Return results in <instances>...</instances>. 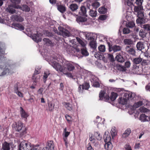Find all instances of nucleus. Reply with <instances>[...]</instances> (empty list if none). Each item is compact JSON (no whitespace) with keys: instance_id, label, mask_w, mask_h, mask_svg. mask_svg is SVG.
<instances>
[{"instance_id":"nucleus-1","label":"nucleus","mask_w":150,"mask_h":150,"mask_svg":"<svg viewBox=\"0 0 150 150\" xmlns=\"http://www.w3.org/2000/svg\"><path fill=\"white\" fill-rule=\"evenodd\" d=\"M49 63L57 71H60V69L62 70L66 69V71H71L74 70L75 68L73 64L65 60L63 61L62 62L63 67L55 61H50Z\"/></svg>"},{"instance_id":"nucleus-2","label":"nucleus","mask_w":150,"mask_h":150,"mask_svg":"<svg viewBox=\"0 0 150 150\" xmlns=\"http://www.w3.org/2000/svg\"><path fill=\"white\" fill-rule=\"evenodd\" d=\"M135 93L132 92H129L125 93L123 97L120 98L119 102L122 105L125 104L129 100H133L135 97Z\"/></svg>"},{"instance_id":"nucleus-3","label":"nucleus","mask_w":150,"mask_h":150,"mask_svg":"<svg viewBox=\"0 0 150 150\" xmlns=\"http://www.w3.org/2000/svg\"><path fill=\"white\" fill-rule=\"evenodd\" d=\"M0 68L4 69L3 71L2 72L0 76H3L9 74H11L13 73V70L12 69L11 67L9 66L5 65L3 62H1L0 64Z\"/></svg>"},{"instance_id":"nucleus-4","label":"nucleus","mask_w":150,"mask_h":150,"mask_svg":"<svg viewBox=\"0 0 150 150\" xmlns=\"http://www.w3.org/2000/svg\"><path fill=\"white\" fill-rule=\"evenodd\" d=\"M30 149V143L27 141H23L19 144L18 150H29Z\"/></svg>"},{"instance_id":"nucleus-5","label":"nucleus","mask_w":150,"mask_h":150,"mask_svg":"<svg viewBox=\"0 0 150 150\" xmlns=\"http://www.w3.org/2000/svg\"><path fill=\"white\" fill-rule=\"evenodd\" d=\"M58 29L59 32H58L57 30H56L55 31V33H57L58 35H62L64 37L69 36L70 34L69 32L63 27L59 26L58 27Z\"/></svg>"},{"instance_id":"nucleus-6","label":"nucleus","mask_w":150,"mask_h":150,"mask_svg":"<svg viewBox=\"0 0 150 150\" xmlns=\"http://www.w3.org/2000/svg\"><path fill=\"white\" fill-rule=\"evenodd\" d=\"M12 128L13 130L18 132H19L22 129L24 130L22 131L24 132L26 130L25 128L23 127V123L21 122H15L12 125Z\"/></svg>"},{"instance_id":"nucleus-7","label":"nucleus","mask_w":150,"mask_h":150,"mask_svg":"<svg viewBox=\"0 0 150 150\" xmlns=\"http://www.w3.org/2000/svg\"><path fill=\"white\" fill-rule=\"evenodd\" d=\"M90 6L82 5L80 7L79 14L81 16H87V13L89 8Z\"/></svg>"},{"instance_id":"nucleus-8","label":"nucleus","mask_w":150,"mask_h":150,"mask_svg":"<svg viewBox=\"0 0 150 150\" xmlns=\"http://www.w3.org/2000/svg\"><path fill=\"white\" fill-rule=\"evenodd\" d=\"M125 51L129 54L134 55L136 53L135 50L131 46H126L125 48Z\"/></svg>"},{"instance_id":"nucleus-9","label":"nucleus","mask_w":150,"mask_h":150,"mask_svg":"<svg viewBox=\"0 0 150 150\" xmlns=\"http://www.w3.org/2000/svg\"><path fill=\"white\" fill-rule=\"evenodd\" d=\"M13 7L15 8L20 9L23 11H24L25 12H29L30 11V8L26 5H23L22 7L19 5H14Z\"/></svg>"},{"instance_id":"nucleus-10","label":"nucleus","mask_w":150,"mask_h":150,"mask_svg":"<svg viewBox=\"0 0 150 150\" xmlns=\"http://www.w3.org/2000/svg\"><path fill=\"white\" fill-rule=\"evenodd\" d=\"M14 5H8V6L6 8V11L10 14H13L16 12V10L14 8H15L14 7Z\"/></svg>"},{"instance_id":"nucleus-11","label":"nucleus","mask_w":150,"mask_h":150,"mask_svg":"<svg viewBox=\"0 0 150 150\" xmlns=\"http://www.w3.org/2000/svg\"><path fill=\"white\" fill-rule=\"evenodd\" d=\"M56 6L58 10L61 13H64L66 11V7L64 5L57 4Z\"/></svg>"},{"instance_id":"nucleus-12","label":"nucleus","mask_w":150,"mask_h":150,"mask_svg":"<svg viewBox=\"0 0 150 150\" xmlns=\"http://www.w3.org/2000/svg\"><path fill=\"white\" fill-rule=\"evenodd\" d=\"M133 73L134 74H140L142 73V69L137 65L134 66L132 69Z\"/></svg>"},{"instance_id":"nucleus-13","label":"nucleus","mask_w":150,"mask_h":150,"mask_svg":"<svg viewBox=\"0 0 150 150\" xmlns=\"http://www.w3.org/2000/svg\"><path fill=\"white\" fill-rule=\"evenodd\" d=\"M12 26H13L15 29L17 30H21L24 29V27L21 24L14 23L12 24Z\"/></svg>"},{"instance_id":"nucleus-14","label":"nucleus","mask_w":150,"mask_h":150,"mask_svg":"<svg viewBox=\"0 0 150 150\" xmlns=\"http://www.w3.org/2000/svg\"><path fill=\"white\" fill-rule=\"evenodd\" d=\"M105 92L104 91H101L99 94V98L100 100H102L103 99L105 101H108L109 99V97L108 96H107L104 97Z\"/></svg>"},{"instance_id":"nucleus-15","label":"nucleus","mask_w":150,"mask_h":150,"mask_svg":"<svg viewBox=\"0 0 150 150\" xmlns=\"http://www.w3.org/2000/svg\"><path fill=\"white\" fill-rule=\"evenodd\" d=\"M11 18L13 20L17 22H22L24 21V19L22 17L17 15L12 16Z\"/></svg>"},{"instance_id":"nucleus-16","label":"nucleus","mask_w":150,"mask_h":150,"mask_svg":"<svg viewBox=\"0 0 150 150\" xmlns=\"http://www.w3.org/2000/svg\"><path fill=\"white\" fill-rule=\"evenodd\" d=\"M88 13L89 15L92 17H96L97 14V12L96 9H95L93 10L92 9H90V7L88 11Z\"/></svg>"},{"instance_id":"nucleus-17","label":"nucleus","mask_w":150,"mask_h":150,"mask_svg":"<svg viewBox=\"0 0 150 150\" xmlns=\"http://www.w3.org/2000/svg\"><path fill=\"white\" fill-rule=\"evenodd\" d=\"M46 147L49 149L50 150H54V146L53 142L52 141H48Z\"/></svg>"},{"instance_id":"nucleus-18","label":"nucleus","mask_w":150,"mask_h":150,"mask_svg":"<svg viewBox=\"0 0 150 150\" xmlns=\"http://www.w3.org/2000/svg\"><path fill=\"white\" fill-rule=\"evenodd\" d=\"M43 41L47 45L53 46L54 45V43L52 42L48 38H44L43 39Z\"/></svg>"},{"instance_id":"nucleus-19","label":"nucleus","mask_w":150,"mask_h":150,"mask_svg":"<svg viewBox=\"0 0 150 150\" xmlns=\"http://www.w3.org/2000/svg\"><path fill=\"white\" fill-rule=\"evenodd\" d=\"M146 22V18L145 17L138 18L136 20L137 23L139 25L144 24Z\"/></svg>"},{"instance_id":"nucleus-20","label":"nucleus","mask_w":150,"mask_h":150,"mask_svg":"<svg viewBox=\"0 0 150 150\" xmlns=\"http://www.w3.org/2000/svg\"><path fill=\"white\" fill-rule=\"evenodd\" d=\"M142 58L140 57H137L133 59L132 62L133 64L137 65L141 64Z\"/></svg>"},{"instance_id":"nucleus-21","label":"nucleus","mask_w":150,"mask_h":150,"mask_svg":"<svg viewBox=\"0 0 150 150\" xmlns=\"http://www.w3.org/2000/svg\"><path fill=\"white\" fill-rule=\"evenodd\" d=\"M32 39L35 42H38L42 40V39L39 37V34L37 33V34H35L32 36Z\"/></svg>"},{"instance_id":"nucleus-22","label":"nucleus","mask_w":150,"mask_h":150,"mask_svg":"<svg viewBox=\"0 0 150 150\" xmlns=\"http://www.w3.org/2000/svg\"><path fill=\"white\" fill-rule=\"evenodd\" d=\"M69 8L71 11H74L78 9L79 6L76 4H72L69 5Z\"/></svg>"},{"instance_id":"nucleus-23","label":"nucleus","mask_w":150,"mask_h":150,"mask_svg":"<svg viewBox=\"0 0 150 150\" xmlns=\"http://www.w3.org/2000/svg\"><path fill=\"white\" fill-rule=\"evenodd\" d=\"M115 59L117 61L120 62H123L125 61V59L123 58V57L119 54L116 56Z\"/></svg>"},{"instance_id":"nucleus-24","label":"nucleus","mask_w":150,"mask_h":150,"mask_svg":"<svg viewBox=\"0 0 150 150\" xmlns=\"http://www.w3.org/2000/svg\"><path fill=\"white\" fill-rule=\"evenodd\" d=\"M108 132H105L104 136V139L105 142H110L111 140V137L109 135L107 134Z\"/></svg>"},{"instance_id":"nucleus-25","label":"nucleus","mask_w":150,"mask_h":150,"mask_svg":"<svg viewBox=\"0 0 150 150\" xmlns=\"http://www.w3.org/2000/svg\"><path fill=\"white\" fill-rule=\"evenodd\" d=\"M20 114L21 117L25 118L27 117L28 116V114L24 111L22 107H20Z\"/></svg>"},{"instance_id":"nucleus-26","label":"nucleus","mask_w":150,"mask_h":150,"mask_svg":"<svg viewBox=\"0 0 150 150\" xmlns=\"http://www.w3.org/2000/svg\"><path fill=\"white\" fill-rule=\"evenodd\" d=\"M136 47L138 50L141 51L144 48V44L142 42H139L137 43Z\"/></svg>"},{"instance_id":"nucleus-27","label":"nucleus","mask_w":150,"mask_h":150,"mask_svg":"<svg viewBox=\"0 0 150 150\" xmlns=\"http://www.w3.org/2000/svg\"><path fill=\"white\" fill-rule=\"evenodd\" d=\"M122 48V47L119 45H114L112 47V50L114 52H116L120 51Z\"/></svg>"},{"instance_id":"nucleus-28","label":"nucleus","mask_w":150,"mask_h":150,"mask_svg":"<svg viewBox=\"0 0 150 150\" xmlns=\"http://www.w3.org/2000/svg\"><path fill=\"white\" fill-rule=\"evenodd\" d=\"M148 117L146 116L144 114H142L140 116L139 120L142 122H146L149 121L147 118Z\"/></svg>"},{"instance_id":"nucleus-29","label":"nucleus","mask_w":150,"mask_h":150,"mask_svg":"<svg viewBox=\"0 0 150 150\" xmlns=\"http://www.w3.org/2000/svg\"><path fill=\"white\" fill-rule=\"evenodd\" d=\"M142 28L144 29L145 31L147 32H150V24H147L142 25Z\"/></svg>"},{"instance_id":"nucleus-30","label":"nucleus","mask_w":150,"mask_h":150,"mask_svg":"<svg viewBox=\"0 0 150 150\" xmlns=\"http://www.w3.org/2000/svg\"><path fill=\"white\" fill-rule=\"evenodd\" d=\"M60 69V72H62L64 74L66 75L68 77L73 78V76H72L71 74L67 72V71H66V69L64 70H62L61 69Z\"/></svg>"},{"instance_id":"nucleus-31","label":"nucleus","mask_w":150,"mask_h":150,"mask_svg":"<svg viewBox=\"0 0 150 150\" xmlns=\"http://www.w3.org/2000/svg\"><path fill=\"white\" fill-rule=\"evenodd\" d=\"M143 104V101H140L137 102V103H135L133 105V107L134 109H136L137 108L142 105Z\"/></svg>"},{"instance_id":"nucleus-32","label":"nucleus","mask_w":150,"mask_h":150,"mask_svg":"<svg viewBox=\"0 0 150 150\" xmlns=\"http://www.w3.org/2000/svg\"><path fill=\"white\" fill-rule=\"evenodd\" d=\"M2 148L3 150H9L10 148L9 144L6 142H4L3 144Z\"/></svg>"},{"instance_id":"nucleus-33","label":"nucleus","mask_w":150,"mask_h":150,"mask_svg":"<svg viewBox=\"0 0 150 150\" xmlns=\"http://www.w3.org/2000/svg\"><path fill=\"white\" fill-rule=\"evenodd\" d=\"M123 42L125 45H130L133 43V41L130 39H126L124 40Z\"/></svg>"},{"instance_id":"nucleus-34","label":"nucleus","mask_w":150,"mask_h":150,"mask_svg":"<svg viewBox=\"0 0 150 150\" xmlns=\"http://www.w3.org/2000/svg\"><path fill=\"white\" fill-rule=\"evenodd\" d=\"M47 104L49 110L51 112L53 111L54 108V104L52 102H48Z\"/></svg>"},{"instance_id":"nucleus-35","label":"nucleus","mask_w":150,"mask_h":150,"mask_svg":"<svg viewBox=\"0 0 150 150\" xmlns=\"http://www.w3.org/2000/svg\"><path fill=\"white\" fill-rule=\"evenodd\" d=\"M105 147L106 150H110L112 148V145L111 142H105Z\"/></svg>"},{"instance_id":"nucleus-36","label":"nucleus","mask_w":150,"mask_h":150,"mask_svg":"<svg viewBox=\"0 0 150 150\" xmlns=\"http://www.w3.org/2000/svg\"><path fill=\"white\" fill-rule=\"evenodd\" d=\"M146 32V31H145L143 29L140 30L139 33V36L143 38L146 37L147 34V33Z\"/></svg>"},{"instance_id":"nucleus-37","label":"nucleus","mask_w":150,"mask_h":150,"mask_svg":"<svg viewBox=\"0 0 150 150\" xmlns=\"http://www.w3.org/2000/svg\"><path fill=\"white\" fill-rule=\"evenodd\" d=\"M89 45L91 48L93 49H95L97 47V44L94 40L90 41L89 44Z\"/></svg>"},{"instance_id":"nucleus-38","label":"nucleus","mask_w":150,"mask_h":150,"mask_svg":"<svg viewBox=\"0 0 150 150\" xmlns=\"http://www.w3.org/2000/svg\"><path fill=\"white\" fill-rule=\"evenodd\" d=\"M131 130L130 129L128 128L126 130L124 133L123 134L122 137L124 138H126L131 133Z\"/></svg>"},{"instance_id":"nucleus-39","label":"nucleus","mask_w":150,"mask_h":150,"mask_svg":"<svg viewBox=\"0 0 150 150\" xmlns=\"http://www.w3.org/2000/svg\"><path fill=\"white\" fill-rule=\"evenodd\" d=\"M98 50L100 53L104 52L105 51V46L104 45H100L98 47Z\"/></svg>"},{"instance_id":"nucleus-40","label":"nucleus","mask_w":150,"mask_h":150,"mask_svg":"<svg viewBox=\"0 0 150 150\" xmlns=\"http://www.w3.org/2000/svg\"><path fill=\"white\" fill-rule=\"evenodd\" d=\"M117 96V93L114 92H112L111 93L110 98L112 101L115 100Z\"/></svg>"},{"instance_id":"nucleus-41","label":"nucleus","mask_w":150,"mask_h":150,"mask_svg":"<svg viewBox=\"0 0 150 150\" xmlns=\"http://www.w3.org/2000/svg\"><path fill=\"white\" fill-rule=\"evenodd\" d=\"M50 73L49 71H45L44 72V75L43 77L44 82L45 83L46 81V79L48 76L50 75Z\"/></svg>"},{"instance_id":"nucleus-42","label":"nucleus","mask_w":150,"mask_h":150,"mask_svg":"<svg viewBox=\"0 0 150 150\" xmlns=\"http://www.w3.org/2000/svg\"><path fill=\"white\" fill-rule=\"evenodd\" d=\"M86 39L90 41L94 40V38L92 36L91 33H88L86 35Z\"/></svg>"},{"instance_id":"nucleus-43","label":"nucleus","mask_w":150,"mask_h":150,"mask_svg":"<svg viewBox=\"0 0 150 150\" xmlns=\"http://www.w3.org/2000/svg\"><path fill=\"white\" fill-rule=\"evenodd\" d=\"M150 64V61L148 60L143 59L141 65L143 66H148Z\"/></svg>"},{"instance_id":"nucleus-44","label":"nucleus","mask_w":150,"mask_h":150,"mask_svg":"<svg viewBox=\"0 0 150 150\" xmlns=\"http://www.w3.org/2000/svg\"><path fill=\"white\" fill-rule=\"evenodd\" d=\"M98 11L100 13L104 14L106 12L107 9L104 7H101L98 9Z\"/></svg>"},{"instance_id":"nucleus-45","label":"nucleus","mask_w":150,"mask_h":150,"mask_svg":"<svg viewBox=\"0 0 150 150\" xmlns=\"http://www.w3.org/2000/svg\"><path fill=\"white\" fill-rule=\"evenodd\" d=\"M135 25V23L133 21H130L128 23H127L126 26L127 27L130 28H132L134 27Z\"/></svg>"},{"instance_id":"nucleus-46","label":"nucleus","mask_w":150,"mask_h":150,"mask_svg":"<svg viewBox=\"0 0 150 150\" xmlns=\"http://www.w3.org/2000/svg\"><path fill=\"white\" fill-rule=\"evenodd\" d=\"M111 134L112 138H113L117 134V132L115 130V127H112L111 130Z\"/></svg>"},{"instance_id":"nucleus-47","label":"nucleus","mask_w":150,"mask_h":150,"mask_svg":"<svg viewBox=\"0 0 150 150\" xmlns=\"http://www.w3.org/2000/svg\"><path fill=\"white\" fill-rule=\"evenodd\" d=\"M94 136L98 140H100L101 139V136L100 135V133L98 132H95L94 133Z\"/></svg>"},{"instance_id":"nucleus-48","label":"nucleus","mask_w":150,"mask_h":150,"mask_svg":"<svg viewBox=\"0 0 150 150\" xmlns=\"http://www.w3.org/2000/svg\"><path fill=\"white\" fill-rule=\"evenodd\" d=\"M76 39L79 43L83 47H84L86 45V44L80 38H76Z\"/></svg>"},{"instance_id":"nucleus-49","label":"nucleus","mask_w":150,"mask_h":150,"mask_svg":"<svg viewBox=\"0 0 150 150\" xmlns=\"http://www.w3.org/2000/svg\"><path fill=\"white\" fill-rule=\"evenodd\" d=\"M94 56L95 58L98 59H100L102 57V56L100 54V53L99 52H96L94 54Z\"/></svg>"},{"instance_id":"nucleus-50","label":"nucleus","mask_w":150,"mask_h":150,"mask_svg":"<svg viewBox=\"0 0 150 150\" xmlns=\"http://www.w3.org/2000/svg\"><path fill=\"white\" fill-rule=\"evenodd\" d=\"M36 75H33L32 76V79L36 83L40 79V76L39 75H37L36 76Z\"/></svg>"},{"instance_id":"nucleus-51","label":"nucleus","mask_w":150,"mask_h":150,"mask_svg":"<svg viewBox=\"0 0 150 150\" xmlns=\"http://www.w3.org/2000/svg\"><path fill=\"white\" fill-rule=\"evenodd\" d=\"M81 53L82 54L85 56H87L89 54L87 50L85 48H83L81 50Z\"/></svg>"},{"instance_id":"nucleus-52","label":"nucleus","mask_w":150,"mask_h":150,"mask_svg":"<svg viewBox=\"0 0 150 150\" xmlns=\"http://www.w3.org/2000/svg\"><path fill=\"white\" fill-rule=\"evenodd\" d=\"M142 8L140 6H135L134 7V11L137 13V14L142 11Z\"/></svg>"},{"instance_id":"nucleus-53","label":"nucleus","mask_w":150,"mask_h":150,"mask_svg":"<svg viewBox=\"0 0 150 150\" xmlns=\"http://www.w3.org/2000/svg\"><path fill=\"white\" fill-rule=\"evenodd\" d=\"M123 33L124 34H127L129 33L130 32V30L127 28H125L123 29Z\"/></svg>"},{"instance_id":"nucleus-54","label":"nucleus","mask_w":150,"mask_h":150,"mask_svg":"<svg viewBox=\"0 0 150 150\" xmlns=\"http://www.w3.org/2000/svg\"><path fill=\"white\" fill-rule=\"evenodd\" d=\"M87 18H86L83 17L82 16H80L78 18V21L79 22H85L87 21Z\"/></svg>"},{"instance_id":"nucleus-55","label":"nucleus","mask_w":150,"mask_h":150,"mask_svg":"<svg viewBox=\"0 0 150 150\" xmlns=\"http://www.w3.org/2000/svg\"><path fill=\"white\" fill-rule=\"evenodd\" d=\"M64 106L68 110H71L72 109L71 105L68 103H65Z\"/></svg>"},{"instance_id":"nucleus-56","label":"nucleus","mask_w":150,"mask_h":150,"mask_svg":"<svg viewBox=\"0 0 150 150\" xmlns=\"http://www.w3.org/2000/svg\"><path fill=\"white\" fill-rule=\"evenodd\" d=\"M89 87V84L88 83H85L82 86V89L87 90L88 89Z\"/></svg>"},{"instance_id":"nucleus-57","label":"nucleus","mask_w":150,"mask_h":150,"mask_svg":"<svg viewBox=\"0 0 150 150\" xmlns=\"http://www.w3.org/2000/svg\"><path fill=\"white\" fill-rule=\"evenodd\" d=\"M107 57L111 62H112L114 61V58L112 54H108Z\"/></svg>"},{"instance_id":"nucleus-58","label":"nucleus","mask_w":150,"mask_h":150,"mask_svg":"<svg viewBox=\"0 0 150 150\" xmlns=\"http://www.w3.org/2000/svg\"><path fill=\"white\" fill-rule=\"evenodd\" d=\"M71 52L72 53H73L75 54H76L77 52H79L80 50L79 49L75 48H74L72 47L71 48Z\"/></svg>"},{"instance_id":"nucleus-59","label":"nucleus","mask_w":150,"mask_h":150,"mask_svg":"<svg viewBox=\"0 0 150 150\" xmlns=\"http://www.w3.org/2000/svg\"><path fill=\"white\" fill-rule=\"evenodd\" d=\"M12 3L13 4V5H16V4H19L21 2L20 0H10Z\"/></svg>"},{"instance_id":"nucleus-60","label":"nucleus","mask_w":150,"mask_h":150,"mask_svg":"<svg viewBox=\"0 0 150 150\" xmlns=\"http://www.w3.org/2000/svg\"><path fill=\"white\" fill-rule=\"evenodd\" d=\"M118 68L120 70L123 71H125L126 70V69L125 68V67L122 65H119V66L118 67Z\"/></svg>"},{"instance_id":"nucleus-61","label":"nucleus","mask_w":150,"mask_h":150,"mask_svg":"<svg viewBox=\"0 0 150 150\" xmlns=\"http://www.w3.org/2000/svg\"><path fill=\"white\" fill-rule=\"evenodd\" d=\"M139 111L142 112H147L148 110L144 107H141L139 109Z\"/></svg>"},{"instance_id":"nucleus-62","label":"nucleus","mask_w":150,"mask_h":150,"mask_svg":"<svg viewBox=\"0 0 150 150\" xmlns=\"http://www.w3.org/2000/svg\"><path fill=\"white\" fill-rule=\"evenodd\" d=\"M137 16L138 18L144 17L143 12L142 11L137 14Z\"/></svg>"},{"instance_id":"nucleus-63","label":"nucleus","mask_w":150,"mask_h":150,"mask_svg":"<svg viewBox=\"0 0 150 150\" xmlns=\"http://www.w3.org/2000/svg\"><path fill=\"white\" fill-rule=\"evenodd\" d=\"M91 81L92 83V84L95 82V81H98V79L94 76H92L91 77Z\"/></svg>"},{"instance_id":"nucleus-64","label":"nucleus","mask_w":150,"mask_h":150,"mask_svg":"<svg viewBox=\"0 0 150 150\" xmlns=\"http://www.w3.org/2000/svg\"><path fill=\"white\" fill-rule=\"evenodd\" d=\"M131 64V63L129 61H128L126 62L125 63V68H129L130 67V65Z\"/></svg>"}]
</instances>
